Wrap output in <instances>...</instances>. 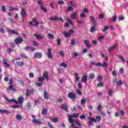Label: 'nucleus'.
Segmentation results:
<instances>
[{"label": "nucleus", "mask_w": 128, "mask_h": 128, "mask_svg": "<svg viewBox=\"0 0 128 128\" xmlns=\"http://www.w3.org/2000/svg\"><path fill=\"white\" fill-rule=\"evenodd\" d=\"M78 116H80V113H76L72 115L68 114V116L70 124H73L74 122H76V120L72 119V118H78Z\"/></svg>", "instance_id": "nucleus-1"}, {"label": "nucleus", "mask_w": 128, "mask_h": 128, "mask_svg": "<svg viewBox=\"0 0 128 128\" xmlns=\"http://www.w3.org/2000/svg\"><path fill=\"white\" fill-rule=\"evenodd\" d=\"M29 24L30 26H36L38 27V24H40V23L36 21V18H32V21L30 22H29Z\"/></svg>", "instance_id": "nucleus-2"}, {"label": "nucleus", "mask_w": 128, "mask_h": 128, "mask_svg": "<svg viewBox=\"0 0 128 128\" xmlns=\"http://www.w3.org/2000/svg\"><path fill=\"white\" fill-rule=\"evenodd\" d=\"M68 4H70V6H68L65 12H72L74 9L72 8V6H74V2L70 0L68 2Z\"/></svg>", "instance_id": "nucleus-3"}, {"label": "nucleus", "mask_w": 128, "mask_h": 128, "mask_svg": "<svg viewBox=\"0 0 128 128\" xmlns=\"http://www.w3.org/2000/svg\"><path fill=\"white\" fill-rule=\"evenodd\" d=\"M88 120H91L92 122H100L102 120V118L100 116H96V120L92 117H88Z\"/></svg>", "instance_id": "nucleus-4"}, {"label": "nucleus", "mask_w": 128, "mask_h": 128, "mask_svg": "<svg viewBox=\"0 0 128 128\" xmlns=\"http://www.w3.org/2000/svg\"><path fill=\"white\" fill-rule=\"evenodd\" d=\"M68 98L70 100H76V94L74 92H70L68 94Z\"/></svg>", "instance_id": "nucleus-5"}, {"label": "nucleus", "mask_w": 128, "mask_h": 128, "mask_svg": "<svg viewBox=\"0 0 128 128\" xmlns=\"http://www.w3.org/2000/svg\"><path fill=\"white\" fill-rule=\"evenodd\" d=\"M42 58V52H36L34 54V58Z\"/></svg>", "instance_id": "nucleus-6"}, {"label": "nucleus", "mask_w": 128, "mask_h": 128, "mask_svg": "<svg viewBox=\"0 0 128 128\" xmlns=\"http://www.w3.org/2000/svg\"><path fill=\"white\" fill-rule=\"evenodd\" d=\"M20 14L22 18H26V16L28 15V13H26V12L24 10V8H22L21 10Z\"/></svg>", "instance_id": "nucleus-7"}, {"label": "nucleus", "mask_w": 128, "mask_h": 128, "mask_svg": "<svg viewBox=\"0 0 128 128\" xmlns=\"http://www.w3.org/2000/svg\"><path fill=\"white\" fill-rule=\"evenodd\" d=\"M24 42V39L22 38H18L15 40V44H22Z\"/></svg>", "instance_id": "nucleus-8"}, {"label": "nucleus", "mask_w": 128, "mask_h": 128, "mask_svg": "<svg viewBox=\"0 0 128 128\" xmlns=\"http://www.w3.org/2000/svg\"><path fill=\"white\" fill-rule=\"evenodd\" d=\"M52 50L50 48H48V52L46 53V55L48 58H52Z\"/></svg>", "instance_id": "nucleus-9"}, {"label": "nucleus", "mask_w": 128, "mask_h": 128, "mask_svg": "<svg viewBox=\"0 0 128 128\" xmlns=\"http://www.w3.org/2000/svg\"><path fill=\"white\" fill-rule=\"evenodd\" d=\"M42 76L43 78H46V80H50V78H48V73L46 71H44L43 72Z\"/></svg>", "instance_id": "nucleus-10"}, {"label": "nucleus", "mask_w": 128, "mask_h": 128, "mask_svg": "<svg viewBox=\"0 0 128 128\" xmlns=\"http://www.w3.org/2000/svg\"><path fill=\"white\" fill-rule=\"evenodd\" d=\"M81 82L86 84L88 82V76L84 75L82 78Z\"/></svg>", "instance_id": "nucleus-11"}, {"label": "nucleus", "mask_w": 128, "mask_h": 128, "mask_svg": "<svg viewBox=\"0 0 128 128\" xmlns=\"http://www.w3.org/2000/svg\"><path fill=\"white\" fill-rule=\"evenodd\" d=\"M90 18L94 26H96V19L94 17V16H90Z\"/></svg>", "instance_id": "nucleus-12"}, {"label": "nucleus", "mask_w": 128, "mask_h": 128, "mask_svg": "<svg viewBox=\"0 0 128 128\" xmlns=\"http://www.w3.org/2000/svg\"><path fill=\"white\" fill-rule=\"evenodd\" d=\"M34 89H31L30 90H26V96H30V94H34Z\"/></svg>", "instance_id": "nucleus-13"}, {"label": "nucleus", "mask_w": 128, "mask_h": 128, "mask_svg": "<svg viewBox=\"0 0 128 128\" xmlns=\"http://www.w3.org/2000/svg\"><path fill=\"white\" fill-rule=\"evenodd\" d=\"M34 36L37 38V40H44V37L38 34H34Z\"/></svg>", "instance_id": "nucleus-14"}, {"label": "nucleus", "mask_w": 128, "mask_h": 128, "mask_svg": "<svg viewBox=\"0 0 128 128\" xmlns=\"http://www.w3.org/2000/svg\"><path fill=\"white\" fill-rule=\"evenodd\" d=\"M62 110H64L65 112H68V106L66 104H62L61 106Z\"/></svg>", "instance_id": "nucleus-15"}, {"label": "nucleus", "mask_w": 128, "mask_h": 128, "mask_svg": "<svg viewBox=\"0 0 128 128\" xmlns=\"http://www.w3.org/2000/svg\"><path fill=\"white\" fill-rule=\"evenodd\" d=\"M24 102V97L20 96L18 98V101H16V104H22Z\"/></svg>", "instance_id": "nucleus-16"}, {"label": "nucleus", "mask_w": 128, "mask_h": 128, "mask_svg": "<svg viewBox=\"0 0 128 128\" xmlns=\"http://www.w3.org/2000/svg\"><path fill=\"white\" fill-rule=\"evenodd\" d=\"M44 100H46L50 98V96H48V94L46 91H44Z\"/></svg>", "instance_id": "nucleus-17"}, {"label": "nucleus", "mask_w": 128, "mask_h": 128, "mask_svg": "<svg viewBox=\"0 0 128 128\" xmlns=\"http://www.w3.org/2000/svg\"><path fill=\"white\" fill-rule=\"evenodd\" d=\"M32 122H34V124H41L42 122L40 121L38 119H34L32 120Z\"/></svg>", "instance_id": "nucleus-18"}, {"label": "nucleus", "mask_w": 128, "mask_h": 128, "mask_svg": "<svg viewBox=\"0 0 128 128\" xmlns=\"http://www.w3.org/2000/svg\"><path fill=\"white\" fill-rule=\"evenodd\" d=\"M50 20L52 22H56V20H58V18L56 16H54L53 17H50Z\"/></svg>", "instance_id": "nucleus-19"}, {"label": "nucleus", "mask_w": 128, "mask_h": 128, "mask_svg": "<svg viewBox=\"0 0 128 128\" xmlns=\"http://www.w3.org/2000/svg\"><path fill=\"white\" fill-rule=\"evenodd\" d=\"M84 44L87 48H90V40H84Z\"/></svg>", "instance_id": "nucleus-20"}, {"label": "nucleus", "mask_w": 128, "mask_h": 128, "mask_svg": "<svg viewBox=\"0 0 128 128\" xmlns=\"http://www.w3.org/2000/svg\"><path fill=\"white\" fill-rule=\"evenodd\" d=\"M77 15L78 14L76 12H73L72 14L70 15V18H72V20H76Z\"/></svg>", "instance_id": "nucleus-21"}, {"label": "nucleus", "mask_w": 128, "mask_h": 128, "mask_svg": "<svg viewBox=\"0 0 128 128\" xmlns=\"http://www.w3.org/2000/svg\"><path fill=\"white\" fill-rule=\"evenodd\" d=\"M0 114H10V112L6 110H0Z\"/></svg>", "instance_id": "nucleus-22"}, {"label": "nucleus", "mask_w": 128, "mask_h": 128, "mask_svg": "<svg viewBox=\"0 0 128 128\" xmlns=\"http://www.w3.org/2000/svg\"><path fill=\"white\" fill-rule=\"evenodd\" d=\"M12 90L14 92H16V88L12 86H10L8 88H7V91L8 92V90Z\"/></svg>", "instance_id": "nucleus-23"}, {"label": "nucleus", "mask_w": 128, "mask_h": 128, "mask_svg": "<svg viewBox=\"0 0 128 128\" xmlns=\"http://www.w3.org/2000/svg\"><path fill=\"white\" fill-rule=\"evenodd\" d=\"M4 62V64L6 66V68H10V64H8L6 62H8V60L6 58L3 59Z\"/></svg>", "instance_id": "nucleus-24"}, {"label": "nucleus", "mask_w": 128, "mask_h": 128, "mask_svg": "<svg viewBox=\"0 0 128 128\" xmlns=\"http://www.w3.org/2000/svg\"><path fill=\"white\" fill-rule=\"evenodd\" d=\"M63 35L64 38H70V33H67L66 31L63 32Z\"/></svg>", "instance_id": "nucleus-25"}, {"label": "nucleus", "mask_w": 128, "mask_h": 128, "mask_svg": "<svg viewBox=\"0 0 128 128\" xmlns=\"http://www.w3.org/2000/svg\"><path fill=\"white\" fill-rule=\"evenodd\" d=\"M9 32L13 34H16V36H18V33L14 30H9Z\"/></svg>", "instance_id": "nucleus-26"}, {"label": "nucleus", "mask_w": 128, "mask_h": 128, "mask_svg": "<svg viewBox=\"0 0 128 128\" xmlns=\"http://www.w3.org/2000/svg\"><path fill=\"white\" fill-rule=\"evenodd\" d=\"M116 45H114L113 46L110 47L108 48V52H112V50H114L116 48Z\"/></svg>", "instance_id": "nucleus-27"}, {"label": "nucleus", "mask_w": 128, "mask_h": 128, "mask_svg": "<svg viewBox=\"0 0 128 128\" xmlns=\"http://www.w3.org/2000/svg\"><path fill=\"white\" fill-rule=\"evenodd\" d=\"M74 76H76L75 80H76V82H78L80 80V77H78V74L74 73Z\"/></svg>", "instance_id": "nucleus-28"}, {"label": "nucleus", "mask_w": 128, "mask_h": 128, "mask_svg": "<svg viewBox=\"0 0 128 128\" xmlns=\"http://www.w3.org/2000/svg\"><path fill=\"white\" fill-rule=\"evenodd\" d=\"M16 64L18 66H22L24 64V62H16Z\"/></svg>", "instance_id": "nucleus-29"}, {"label": "nucleus", "mask_w": 128, "mask_h": 128, "mask_svg": "<svg viewBox=\"0 0 128 128\" xmlns=\"http://www.w3.org/2000/svg\"><path fill=\"white\" fill-rule=\"evenodd\" d=\"M46 112H48V108H44V109L42 110V114L43 116H44V114H46Z\"/></svg>", "instance_id": "nucleus-30"}, {"label": "nucleus", "mask_w": 128, "mask_h": 128, "mask_svg": "<svg viewBox=\"0 0 128 128\" xmlns=\"http://www.w3.org/2000/svg\"><path fill=\"white\" fill-rule=\"evenodd\" d=\"M48 38H50V40H54V36L52 34H48Z\"/></svg>", "instance_id": "nucleus-31"}, {"label": "nucleus", "mask_w": 128, "mask_h": 128, "mask_svg": "<svg viewBox=\"0 0 128 128\" xmlns=\"http://www.w3.org/2000/svg\"><path fill=\"white\" fill-rule=\"evenodd\" d=\"M96 76L94 75V74L92 73L90 74V75L89 76V78L90 80H94V78Z\"/></svg>", "instance_id": "nucleus-32"}, {"label": "nucleus", "mask_w": 128, "mask_h": 128, "mask_svg": "<svg viewBox=\"0 0 128 128\" xmlns=\"http://www.w3.org/2000/svg\"><path fill=\"white\" fill-rule=\"evenodd\" d=\"M94 32H96V26H93L90 28V32L92 33Z\"/></svg>", "instance_id": "nucleus-33"}, {"label": "nucleus", "mask_w": 128, "mask_h": 128, "mask_svg": "<svg viewBox=\"0 0 128 128\" xmlns=\"http://www.w3.org/2000/svg\"><path fill=\"white\" fill-rule=\"evenodd\" d=\"M67 22L71 24V26H74V23L72 22V20L70 18H67Z\"/></svg>", "instance_id": "nucleus-34"}, {"label": "nucleus", "mask_w": 128, "mask_h": 128, "mask_svg": "<svg viewBox=\"0 0 128 128\" xmlns=\"http://www.w3.org/2000/svg\"><path fill=\"white\" fill-rule=\"evenodd\" d=\"M76 92L79 96H82V91H80V90L78 89L76 90Z\"/></svg>", "instance_id": "nucleus-35"}, {"label": "nucleus", "mask_w": 128, "mask_h": 128, "mask_svg": "<svg viewBox=\"0 0 128 128\" xmlns=\"http://www.w3.org/2000/svg\"><path fill=\"white\" fill-rule=\"evenodd\" d=\"M102 86H104V82H100L97 84V87L98 88H100Z\"/></svg>", "instance_id": "nucleus-36"}, {"label": "nucleus", "mask_w": 128, "mask_h": 128, "mask_svg": "<svg viewBox=\"0 0 128 128\" xmlns=\"http://www.w3.org/2000/svg\"><path fill=\"white\" fill-rule=\"evenodd\" d=\"M50 120L52 122H58V118H50Z\"/></svg>", "instance_id": "nucleus-37"}, {"label": "nucleus", "mask_w": 128, "mask_h": 128, "mask_svg": "<svg viewBox=\"0 0 128 128\" xmlns=\"http://www.w3.org/2000/svg\"><path fill=\"white\" fill-rule=\"evenodd\" d=\"M118 58H120V60H122V62H126V60H124V56H122L119 55Z\"/></svg>", "instance_id": "nucleus-38"}, {"label": "nucleus", "mask_w": 128, "mask_h": 128, "mask_svg": "<svg viewBox=\"0 0 128 128\" xmlns=\"http://www.w3.org/2000/svg\"><path fill=\"white\" fill-rule=\"evenodd\" d=\"M60 66H63V68H68V65L66 64V63H64V62H62L60 64Z\"/></svg>", "instance_id": "nucleus-39"}, {"label": "nucleus", "mask_w": 128, "mask_h": 128, "mask_svg": "<svg viewBox=\"0 0 128 128\" xmlns=\"http://www.w3.org/2000/svg\"><path fill=\"white\" fill-rule=\"evenodd\" d=\"M16 120H22V116L20 114H17L16 116Z\"/></svg>", "instance_id": "nucleus-40"}, {"label": "nucleus", "mask_w": 128, "mask_h": 128, "mask_svg": "<svg viewBox=\"0 0 128 128\" xmlns=\"http://www.w3.org/2000/svg\"><path fill=\"white\" fill-rule=\"evenodd\" d=\"M108 30V26H104V28L102 29V32H106Z\"/></svg>", "instance_id": "nucleus-41"}, {"label": "nucleus", "mask_w": 128, "mask_h": 128, "mask_svg": "<svg viewBox=\"0 0 128 128\" xmlns=\"http://www.w3.org/2000/svg\"><path fill=\"white\" fill-rule=\"evenodd\" d=\"M10 10L12 12L14 10H18V8H16L10 6Z\"/></svg>", "instance_id": "nucleus-42"}, {"label": "nucleus", "mask_w": 128, "mask_h": 128, "mask_svg": "<svg viewBox=\"0 0 128 128\" xmlns=\"http://www.w3.org/2000/svg\"><path fill=\"white\" fill-rule=\"evenodd\" d=\"M40 8H41L42 10L44 12H48V10H46V8H44V6H40Z\"/></svg>", "instance_id": "nucleus-43"}, {"label": "nucleus", "mask_w": 128, "mask_h": 128, "mask_svg": "<svg viewBox=\"0 0 128 128\" xmlns=\"http://www.w3.org/2000/svg\"><path fill=\"white\" fill-rule=\"evenodd\" d=\"M2 10L3 12H6V6L4 5H2Z\"/></svg>", "instance_id": "nucleus-44"}, {"label": "nucleus", "mask_w": 128, "mask_h": 128, "mask_svg": "<svg viewBox=\"0 0 128 128\" xmlns=\"http://www.w3.org/2000/svg\"><path fill=\"white\" fill-rule=\"evenodd\" d=\"M104 35H102L101 36L98 37V40H104Z\"/></svg>", "instance_id": "nucleus-45"}, {"label": "nucleus", "mask_w": 128, "mask_h": 128, "mask_svg": "<svg viewBox=\"0 0 128 128\" xmlns=\"http://www.w3.org/2000/svg\"><path fill=\"white\" fill-rule=\"evenodd\" d=\"M6 100H8V102H14L16 103V100L14 99H12V100H8V98H6Z\"/></svg>", "instance_id": "nucleus-46"}, {"label": "nucleus", "mask_w": 128, "mask_h": 128, "mask_svg": "<svg viewBox=\"0 0 128 128\" xmlns=\"http://www.w3.org/2000/svg\"><path fill=\"white\" fill-rule=\"evenodd\" d=\"M44 78H42V77H39L38 78V82H44Z\"/></svg>", "instance_id": "nucleus-47"}, {"label": "nucleus", "mask_w": 128, "mask_h": 128, "mask_svg": "<svg viewBox=\"0 0 128 128\" xmlns=\"http://www.w3.org/2000/svg\"><path fill=\"white\" fill-rule=\"evenodd\" d=\"M102 107L101 105H98V112H102Z\"/></svg>", "instance_id": "nucleus-48"}, {"label": "nucleus", "mask_w": 128, "mask_h": 128, "mask_svg": "<svg viewBox=\"0 0 128 128\" xmlns=\"http://www.w3.org/2000/svg\"><path fill=\"white\" fill-rule=\"evenodd\" d=\"M70 44L72 46H74V44H76V41H74V40L72 39L70 40Z\"/></svg>", "instance_id": "nucleus-49"}, {"label": "nucleus", "mask_w": 128, "mask_h": 128, "mask_svg": "<svg viewBox=\"0 0 128 128\" xmlns=\"http://www.w3.org/2000/svg\"><path fill=\"white\" fill-rule=\"evenodd\" d=\"M119 72H120V74H124V68H120Z\"/></svg>", "instance_id": "nucleus-50"}, {"label": "nucleus", "mask_w": 128, "mask_h": 128, "mask_svg": "<svg viewBox=\"0 0 128 128\" xmlns=\"http://www.w3.org/2000/svg\"><path fill=\"white\" fill-rule=\"evenodd\" d=\"M113 92H114L112 91V90H109L108 94H109L110 96H112Z\"/></svg>", "instance_id": "nucleus-51"}, {"label": "nucleus", "mask_w": 128, "mask_h": 128, "mask_svg": "<svg viewBox=\"0 0 128 128\" xmlns=\"http://www.w3.org/2000/svg\"><path fill=\"white\" fill-rule=\"evenodd\" d=\"M97 80H98V82H102V76H99L97 78Z\"/></svg>", "instance_id": "nucleus-52"}, {"label": "nucleus", "mask_w": 128, "mask_h": 128, "mask_svg": "<svg viewBox=\"0 0 128 128\" xmlns=\"http://www.w3.org/2000/svg\"><path fill=\"white\" fill-rule=\"evenodd\" d=\"M116 16H114L112 18V22H116Z\"/></svg>", "instance_id": "nucleus-53"}, {"label": "nucleus", "mask_w": 128, "mask_h": 128, "mask_svg": "<svg viewBox=\"0 0 128 128\" xmlns=\"http://www.w3.org/2000/svg\"><path fill=\"white\" fill-rule=\"evenodd\" d=\"M80 103L82 104H84L86 103V99L84 98H83L81 100Z\"/></svg>", "instance_id": "nucleus-54"}, {"label": "nucleus", "mask_w": 128, "mask_h": 128, "mask_svg": "<svg viewBox=\"0 0 128 128\" xmlns=\"http://www.w3.org/2000/svg\"><path fill=\"white\" fill-rule=\"evenodd\" d=\"M102 66L103 68H108V64H106V62H104Z\"/></svg>", "instance_id": "nucleus-55"}, {"label": "nucleus", "mask_w": 128, "mask_h": 128, "mask_svg": "<svg viewBox=\"0 0 128 128\" xmlns=\"http://www.w3.org/2000/svg\"><path fill=\"white\" fill-rule=\"evenodd\" d=\"M33 46H38V43L36 41H33Z\"/></svg>", "instance_id": "nucleus-56"}, {"label": "nucleus", "mask_w": 128, "mask_h": 128, "mask_svg": "<svg viewBox=\"0 0 128 128\" xmlns=\"http://www.w3.org/2000/svg\"><path fill=\"white\" fill-rule=\"evenodd\" d=\"M86 15L84 13H81L80 14V18H86Z\"/></svg>", "instance_id": "nucleus-57"}, {"label": "nucleus", "mask_w": 128, "mask_h": 128, "mask_svg": "<svg viewBox=\"0 0 128 128\" xmlns=\"http://www.w3.org/2000/svg\"><path fill=\"white\" fill-rule=\"evenodd\" d=\"M61 40H62L60 38L57 39V45L58 46H60V45Z\"/></svg>", "instance_id": "nucleus-58"}, {"label": "nucleus", "mask_w": 128, "mask_h": 128, "mask_svg": "<svg viewBox=\"0 0 128 128\" xmlns=\"http://www.w3.org/2000/svg\"><path fill=\"white\" fill-rule=\"evenodd\" d=\"M104 14H100L99 18H101V20H104Z\"/></svg>", "instance_id": "nucleus-59"}, {"label": "nucleus", "mask_w": 128, "mask_h": 128, "mask_svg": "<svg viewBox=\"0 0 128 128\" xmlns=\"http://www.w3.org/2000/svg\"><path fill=\"white\" fill-rule=\"evenodd\" d=\"M29 76L30 78H34V74L32 72H30L29 74Z\"/></svg>", "instance_id": "nucleus-60"}, {"label": "nucleus", "mask_w": 128, "mask_h": 128, "mask_svg": "<svg viewBox=\"0 0 128 128\" xmlns=\"http://www.w3.org/2000/svg\"><path fill=\"white\" fill-rule=\"evenodd\" d=\"M80 120H84L86 118V116L82 114L80 116Z\"/></svg>", "instance_id": "nucleus-61"}, {"label": "nucleus", "mask_w": 128, "mask_h": 128, "mask_svg": "<svg viewBox=\"0 0 128 128\" xmlns=\"http://www.w3.org/2000/svg\"><path fill=\"white\" fill-rule=\"evenodd\" d=\"M58 4H64V2L62 0H59L58 2Z\"/></svg>", "instance_id": "nucleus-62"}, {"label": "nucleus", "mask_w": 128, "mask_h": 128, "mask_svg": "<svg viewBox=\"0 0 128 128\" xmlns=\"http://www.w3.org/2000/svg\"><path fill=\"white\" fill-rule=\"evenodd\" d=\"M21 56L24 58H28L24 53H22Z\"/></svg>", "instance_id": "nucleus-63"}, {"label": "nucleus", "mask_w": 128, "mask_h": 128, "mask_svg": "<svg viewBox=\"0 0 128 128\" xmlns=\"http://www.w3.org/2000/svg\"><path fill=\"white\" fill-rule=\"evenodd\" d=\"M96 66H102V64L100 62L96 63Z\"/></svg>", "instance_id": "nucleus-64"}]
</instances>
